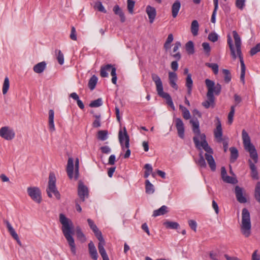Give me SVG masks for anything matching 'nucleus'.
<instances>
[{"label": "nucleus", "instance_id": "48", "mask_svg": "<svg viewBox=\"0 0 260 260\" xmlns=\"http://www.w3.org/2000/svg\"><path fill=\"white\" fill-rule=\"evenodd\" d=\"M55 52L58 53L57 56V59L58 63L61 65L63 64L64 63L63 54L61 52V51L59 50H56L55 51Z\"/></svg>", "mask_w": 260, "mask_h": 260}, {"label": "nucleus", "instance_id": "63", "mask_svg": "<svg viewBox=\"0 0 260 260\" xmlns=\"http://www.w3.org/2000/svg\"><path fill=\"white\" fill-rule=\"evenodd\" d=\"M257 250H255L252 254V260H260V255L257 254Z\"/></svg>", "mask_w": 260, "mask_h": 260}, {"label": "nucleus", "instance_id": "34", "mask_svg": "<svg viewBox=\"0 0 260 260\" xmlns=\"http://www.w3.org/2000/svg\"><path fill=\"white\" fill-rule=\"evenodd\" d=\"M97 82V77L95 75H93L89 79L88 84V87L91 90H92L95 88Z\"/></svg>", "mask_w": 260, "mask_h": 260}, {"label": "nucleus", "instance_id": "47", "mask_svg": "<svg viewBox=\"0 0 260 260\" xmlns=\"http://www.w3.org/2000/svg\"><path fill=\"white\" fill-rule=\"evenodd\" d=\"M206 65L209 68H210L212 69L213 73L216 75L218 73V66L217 63H206Z\"/></svg>", "mask_w": 260, "mask_h": 260}, {"label": "nucleus", "instance_id": "5", "mask_svg": "<svg viewBox=\"0 0 260 260\" xmlns=\"http://www.w3.org/2000/svg\"><path fill=\"white\" fill-rule=\"evenodd\" d=\"M205 83L207 88V100L202 103V105L206 108H209L210 106L214 107L215 105V97L214 94L218 95L221 92V86L209 79H206Z\"/></svg>", "mask_w": 260, "mask_h": 260}, {"label": "nucleus", "instance_id": "43", "mask_svg": "<svg viewBox=\"0 0 260 260\" xmlns=\"http://www.w3.org/2000/svg\"><path fill=\"white\" fill-rule=\"evenodd\" d=\"M254 196L256 200L260 203V182H257L256 183Z\"/></svg>", "mask_w": 260, "mask_h": 260}, {"label": "nucleus", "instance_id": "12", "mask_svg": "<svg viewBox=\"0 0 260 260\" xmlns=\"http://www.w3.org/2000/svg\"><path fill=\"white\" fill-rule=\"evenodd\" d=\"M118 138L119 142L123 149L124 148V147L125 148H128L129 147V138L125 127H124L123 134L122 133L121 130L119 131Z\"/></svg>", "mask_w": 260, "mask_h": 260}, {"label": "nucleus", "instance_id": "11", "mask_svg": "<svg viewBox=\"0 0 260 260\" xmlns=\"http://www.w3.org/2000/svg\"><path fill=\"white\" fill-rule=\"evenodd\" d=\"M15 136V133L13 129L9 126H5L0 128V137L6 140H12Z\"/></svg>", "mask_w": 260, "mask_h": 260}, {"label": "nucleus", "instance_id": "6", "mask_svg": "<svg viewBox=\"0 0 260 260\" xmlns=\"http://www.w3.org/2000/svg\"><path fill=\"white\" fill-rule=\"evenodd\" d=\"M151 78L155 84L158 95L165 99L166 100L167 104L171 107L173 110H175V108L170 95L163 91L162 83L160 77L157 74L152 73Z\"/></svg>", "mask_w": 260, "mask_h": 260}, {"label": "nucleus", "instance_id": "58", "mask_svg": "<svg viewBox=\"0 0 260 260\" xmlns=\"http://www.w3.org/2000/svg\"><path fill=\"white\" fill-rule=\"evenodd\" d=\"M228 140H229L228 138L224 137L223 138V140H222V141L224 152H226L228 150V145H229Z\"/></svg>", "mask_w": 260, "mask_h": 260}, {"label": "nucleus", "instance_id": "1", "mask_svg": "<svg viewBox=\"0 0 260 260\" xmlns=\"http://www.w3.org/2000/svg\"><path fill=\"white\" fill-rule=\"evenodd\" d=\"M190 123L192 127V131L195 134L193 138V141L196 147L200 149L202 147L207 153L205 154V159L212 171L216 170V163L212 154L213 153L212 149L209 146L206 140V136L204 134H201L200 127L199 122L197 119H191Z\"/></svg>", "mask_w": 260, "mask_h": 260}, {"label": "nucleus", "instance_id": "10", "mask_svg": "<svg viewBox=\"0 0 260 260\" xmlns=\"http://www.w3.org/2000/svg\"><path fill=\"white\" fill-rule=\"evenodd\" d=\"M28 194L35 202L40 204L42 201L41 192L37 187H29L27 188Z\"/></svg>", "mask_w": 260, "mask_h": 260}, {"label": "nucleus", "instance_id": "23", "mask_svg": "<svg viewBox=\"0 0 260 260\" xmlns=\"http://www.w3.org/2000/svg\"><path fill=\"white\" fill-rule=\"evenodd\" d=\"M181 7V4L179 1H176L172 6V14L173 18H176Z\"/></svg>", "mask_w": 260, "mask_h": 260}, {"label": "nucleus", "instance_id": "59", "mask_svg": "<svg viewBox=\"0 0 260 260\" xmlns=\"http://www.w3.org/2000/svg\"><path fill=\"white\" fill-rule=\"evenodd\" d=\"M202 46L205 52L207 53H209L210 52L211 48L208 43L204 42L202 44Z\"/></svg>", "mask_w": 260, "mask_h": 260}, {"label": "nucleus", "instance_id": "9", "mask_svg": "<svg viewBox=\"0 0 260 260\" xmlns=\"http://www.w3.org/2000/svg\"><path fill=\"white\" fill-rule=\"evenodd\" d=\"M79 160L77 158L75 161V175L73 176L74 171V160L72 158L70 157L68 160V164L67 166V172L68 177L70 179L74 178L75 180H77L79 178Z\"/></svg>", "mask_w": 260, "mask_h": 260}, {"label": "nucleus", "instance_id": "27", "mask_svg": "<svg viewBox=\"0 0 260 260\" xmlns=\"http://www.w3.org/2000/svg\"><path fill=\"white\" fill-rule=\"evenodd\" d=\"M112 67V65H111V64H108L105 66H102L101 67L100 70L101 76L103 78L107 77L108 76V71H110V69Z\"/></svg>", "mask_w": 260, "mask_h": 260}, {"label": "nucleus", "instance_id": "19", "mask_svg": "<svg viewBox=\"0 0 260 260\" xmlns=\"http://www.w3.org/2000/svg\"><path fill=\"white\" fill-rule=\"evenodd\" d=\"M235 192L237 200L239 203H245L247 202L246 198L243 194V188L239 186H236Z\"/></svg>", "mask_w": 260, "mask_h": 260}, {"label": "nucleus", "instance_id": "60", "mask_svg": "<svg viewBox=\"0 0 260 260\" xmlns=\"http://www.w3.org/2000/svg\"><path fill=\"white\" fill-rule=\"evenodd\" d=\"M210 257L213 260H219L218 254L213 251L210 253Z\"/></svg>", "mask_w": 260, "mask_h": 260}, {"label": "nucleus", "instance_id": "32", "mask_svg": "<svg viewBox=\"0 0 260 260\" xmlns=\"http://www.w3.org/2000/svg\"><path fill=\"white\" fill-rule=\"evenodd\" d=\"M199 28V23L197 20H194L191 24V32L193 36H197L198 34Z\"/></svg>", "mask_w": 260, "mask_h": 260}, {"label": "nucleus", "instance_id": "29", "mask_svg": "<svg viewBox=\"0 0 260 260\" xmlns=\"http://www.w3.org/2000/svg\"><path fill=\"white\" fill-rule=\"evenodd\" d=\"M54 111L52 109L49 111V127L51 132L55 130V126L54 124Z\"/></svg>", "mask_w": 260, "mask_h": 260}, {"label": "nucleus", "instance_id": "56", "mask_svg": "<svg viewBox=\"0 0 260 260\" xmlns=\"http://www.w3.org/2000/svg\"><path fill=\"white\" fill-rule=\"evenodd\" d=\"M182 116H183V117L186 120H188V119H190V118L191 117L190 114L189 110L187 108L184 109V111H182Z\"/></svg>", "mask_w": 260, "mask_h": 260}, {"label": "nucleus", "instance_id": "38", "mask_svg": "<svg viewBox=\"0 0 260 260\" xmlns=\"http://www.w3.org/2000/svg\"><path fill=\"white\" fill-rule=\"evenodd\" d=\"M197 164L200 167L202 168H206V163L205 161V159L204 158L203 155H202V152L199 154V159L196 161Z\"/></svg>", "mask_w": 260, "mask_h": 260}, {"label": "nucleus", "instance_id": "30", "mask_svg": "<svg viewBox=\"0 0 260 260\" xmlns=\"http://www.w3.org/2000/svg\"><path fill=\"white\" fill-rule=\"evenodd\" d=\"M163 225L168 229H177L179 226V224L177 222L167 220L164 222Z\"/></svg>", "mask_w": 260, "mask_h": 260}, {"label": "nucleus", "instance_id": "15", "mask_svg": "<svg viewBox=\"0 0 260 260\" xmlns=\"http://www.w3.org/2000/svg\"><path fill=\"white\" fill-rule=\"evenodd\" d=\"M4 223L6 224L7 228L8 229V232H9L11 236L17 241V243L20 246H22V243L20 241L18 235L15 232V230L12 227L11 223L7 220H4Z\"/></svg>", "mask_w": 260, "mask_h": 260}, {"label": "nucleus", "instance_id": "57", "mask_svg": "<svg viewBox=\"0 0 260 260\" xmlns=\"http://www.w3.org/2000/svg\"><path fill=\"white\" fill-rule=\"evenodd\" d=\"M188 224L190 228L193 230L194 232H196L197 230V222L193 220H188Z\"/></svg>", "mask_w": 260, "mask_h": 260}, {"label": "nucleus", "instance_id": "36", "mask_svg": "<svg viewBox=\"0 0 260 260\" xmlns=\"http://www.w3.org/2000/svg\"><path fill=\"white\" fill-rule=\"evenodd\" d=\"M145 189L148 194H152L154 192V186L148 180L145 181Z\"/></svg>", "mask_w": 260, "mask_h": 260}, {"label": "nucleus", "instance_id": "46", "mask_svg": "<svg viewBox=\"0 0 260 260\" xmlns=\"http://www.w3.org/2000/svg\"><path fill=\"white\" fill-rule=\"evenodd\" d=\"M103 104L102 100L101 98H99L96 100L92 101L90 104L89 106L90 107H99L101 106Z\"/></svg>", "mask_w": 260, "mask_h": 260}, {"label": "nucleus", "instance_id": "4", "mask_svg": "<svg viewBox=\"0 0 260 260\" xmlns=\"http://www.w3.org/2000/svg\"><path fill=\"white\" fill-rule=\"evenodd\" d=\"M59 221L62 224V233L70 247L71 252L74 255H76V245L73 237L74 234L73 222L63 214H59Z\"/></svg>", "mask_w": 260, "mask_h": 260}, {"label": "nucleus", "instance_id": "39", "mask_svg": "<svg viewBox=\"0 0 260 260\" xmlns=\"http://www.w3.org/2000/svg\"><path fill=\"white\" fill-rule=\"evenodd\" d=\"M108 131L106 130L99 131L98 133L97 138L101 141H105L107 139Z\"/></svg>", "mask_w": 260, "mask_h": 260}, {"label": "nucleus", "instance_id": "28", "mask_svg": "<svg viewBox=\"0 0 260 260\" xmlns=\"http://www.w3.org/2000/svg\"><path fill=\"white\" fill-rule=\"evenodd\" d=\"M230 151L231 152L230 161L234 162L238 157V150L236 147H232L230 148Z\"/></svg>", "mask_w": 260, "mask_h": 260}, {"label": "nucleus", "instance_id": "64", "mask_svg": "<svg viewBox=\"0 0 260 260\" xmlns=\"http://www.w3.org/2000/svg\"><path fill=\"white\" fill-rule=\"evenodd\" d=\"M171 69L176 71L178 70V64L177 60L173 61L172 62L171 64Z\"/></svg>", "mask_w": 260, "mask_h": 260}, {"label": "nucleus", "instance_id": "45", "mask_svg": "<svg viewBox=\"0 0 260 260\" xmlns=\"http://www.w3.org/2000/svg\"><path fill=\"white\" fill-rule=\"evenodd\" d=\"M111 70V75L112 76V82L114 84L116 85L117 83V75H116V69L115 67L112 66V67L110 69Z\"/></svg>", "mask_w": 260, "mask_h": 260}, {"label": "nucleus", "instance_id": "25", "mask_svg": "<svg viewBox=\"0 0 260 260\" xmlns=\"http://www.w3.org/2000/svg\"><path fill=\"white\" fill-rule=\"evenodd\" d=\"M113 11L115 14L119 16L121 22H125V17L124 14L118 5H115L113 9Z\"/></svg>", "mask_w": 260, "mask_h": 260}, {"label": "nucleus", "instance_id": "24", "mask_svg": "<svg viewBox=\"0 0 260 260\" xmlns=\"http://www.w3.org/2000/svg\"><path fill=\"white\" fill-rule=\"evenodd\" d=\"M168 212V207L165 205H163L158 209L154 210L153 212L152 216L155 217L158 216L165 215Z\"/></svg>", "mask_w": 260, "mask_h": 260}, {"label": "nucleus", "instance_id": "2", "mask_svg": "<svg viewBox=\"0 0 260 260\" xmlns=\"http://www.w3.org/2000/svg\"><path fill=\"white\" fill-rule=\"evenodd\" d=\"M233 37L235 41V47L236 49V53L235 47L233 44V41L230 35L228 36V44L229 45L230 51L232 57V58L234 60H235L237 56H238L240 62L241 64V75H240V80L243 82V84L245 83V71H246V67L244 62L242 53L241 51V39L237 32L236 30L233 31Z\"/></svg>", "mask_w": 260, "mask_h": 260}, {"label": "nucleus", "instance_id": "26", "mask_svg": "<svg viewBox=\"0 0 260 260\" xmlns=\"http://www.w3.org/2000/svg\"><path fill=\"white\" fill-rule=\"evenodd\" d=\"M46 67V63L45 62L42 61L36 64L33 68V70L35 73L40 74L44 71Z\"/></svg>", "mask_w": 260, "mask_h": 260}, {"label": "nucleus", "instance_id": "51", "mask_svg": "<svg viewBox=\"0 0 260 260\" xmlns=\"http://www.w3.org/2000/svg\"><path fill=\"white\" fill-rule=\"evenodd\" d=\"M222 180L224 182L231 184H235L237 182V180L235 179V178L228 175L225 176V177L222 179Z\"/></svg>", "mask_w": 260, "mask_h": 260}, {"label": "nucleus", "instance_id": "35", "mask_svg": "<svg viewBox=\"0 0 260 260\" xmlns=\"http://www.w3.org/2000/svg\"><path fill=\"white\" fill-rule=\"evenodd\" d=\"M213 3L214 9L212 14L211 21L212 23H215L216 21V15L218 8V0H213Z\"/></svg>", "mask_w": 260, "mask_h": 260}, {"label": "nucleus", "instance_id": "49", "mask_svg": "<svg viewBox=\"0 0 260 260\" xmlns=\"http://www.w3.org/2000/svg\"><path fill=\"white\" fill-rule=\"evenodd\" d=\"M135 2L133 0H127V10L129 13L133 14Z\"/></svg>", "mask_w": 260, "mask_h": 260}, {"label": "nucleus", "instance_id": "17", "mask_svg": "<svg viewBox=\"0 0 260 260\" xmlns=\"http://www.w3.org/2000/svg\"><path fill=\"white\" fill-rule=\"evenodd\" d=\"M217 123L216 125V129L214 131V135L215 138L217 139V141L218 143H221L223 140L222 138V129L221 127V122L218 117H217Z\"/></svg>", "mask_w": 260, "mask_h": 260}, {"label": "nucleus", "instance_id": "40", "mask_svg": "<svg viewBox=\"0 0 260 260\" xmlns=\"http://www.w3.org/2000/svg\"><path fill=\"white\" fill-rule=\"evenodd\" d=\"M76 235L78 239L82 243H83L86 241V237L80 228H77Z\"/></svg>", "mask_w": 260, "mask_h": 260}, {"label": "nucleus", "instance_id": "41", "mask_svg": "<svg viewBox=\"0 0 260 260\" xmlns=\"http://www.w3.org/2000/svg\"><path fill=\"white\" fill-rule=\"evenodd\" d=\"M186 51L190 54L194 52L193 43L191 41H188L185 45Z\"/></svg>", "mask_w": 260, "mask_h": 260}, {"label": "nucleus", "instance_id": "55", "mask_svg": "<svg viewBox=\"0 0 260 260\" xmlns=\"http://www.w3.org/2000/svg\"><path fill=\"white\" fill-rule=\"evenodd\" d=\"M95 7L96 8L98 11L100 12H103L104 13H106L107 12L105 8L103 6L102 3L100 2H99L97 3H96Z\"/></svg>", "mask_w": 260, "mask_h": 260}, {"label": "nucleus", "instance_id": "3", "mask_svg": "<svg viewBox=\"0 0 260 260\" xmlns=\"http://www.w3.org/2000/svg\"><path fill=\"white\" fill-rule=\"evenodd\" d=\"M242 138L245 150L248 152L250 157L253 159L254 163L250 159L248 160L249 167L251 170V176L253 179H258V174L256 167L254 163L258 161V155L254 146L251 143V140L248 134L245 129L242 132Z\"/></svg>", "mask_w": 260, "mask_h": 260}, {"label": "nucleus", "instance_id": "14", "mask_svg": "<svg viewBox=\"0 0 260 260\" xmlns=\"http://www.w3.org/2000/svg\"><path fill=\"white\" fill-rule=\"evenodd\" d=\"M87 222L90 229L94 233L95 236L99 240V242L105 241L101 232L99 230L96 225L95 224L94 221L91 219L89 218L87 219Z\"/></svg>", "mask_w": 260, "mask_h": 260}, {"label": "nucleus", "instance_id": "50", "mask_svg": "<svg viewBox=\"0 0 260 260\" xmlns=\"http://www.w3.org/2000/svg\"><path fill=\"white\" fill-rule=\"evenodd\" d=\"M235 5L237 8L242 10L245 6V0H236Z\"/></svg>", "mask_w": 260, "mask_h": 260}, {"label": "nucleus", "instance_id": "8", "mask_svg": "<svg viewBox=\"0 0 260 260\" xmlns=\"http://www.w3.org/2000/svg\"><path fill=\"white\" fill-rule=\"evenodd\" d=\"M56 177L54 173H50L49 176V181L48 188L46 189V191L48 196L49 198H52V193L54 194L56 198L58 200L60 199V195L56 187Z\"/></svg>", "mask_w": 260, "mask_h": 260}, {"label": "nucleus", "instance_id": "31", "mask_svg": "<svg viewBox=\"0 0 260 260\" xmlns=\"http://www.w3.org/2000/svg\"><path fill=\"white\" fill-rule=\"evenodd\" d=\"M192 84L193 82L191 79V75L190 74H187L186 79V86L187 88V93L189 95L191 93Z\"/></svg>", "mask_w": 260, "mask_h": 260}, {"label": "nucleus", "instance_id": "13", "mask_svg": "<svg viewBox=\"0 0 260 260\" xmlns=\"http://www.w3.org/2000/svg\"><path fill=\"white\" fill-rule=\"evenodd\" d=\"M78 195L82 202H84L89 195L88 187L81 180L78 182Z\"/></svg>", "mask_w": 260, "mask_h": 260}, {"label": "nucleus", "instance_id": "16", "mask_svg": "<svg viewBox=\"0 0 260 260\" xmlns=\"http://www.w3.org/2000/svg\"><path fill=\"white\" fill-rule=\"evenodd\" d=\"M175 126L177 130L178 136L183 139L184 138V125L183 121L180 118L175 119Z\"/></svg>", "mask_w": 260, "mask_h": 260}, {"label": "nucleus", "instance_id": "54", "mask_svg": "<svg viewBox=\"0 0 260 260\" xmlns=\"http://www.w3.org/2000/svg\"><path fill=\"white\" fill-rule=\"evenodd\" d=\"M70 38L71 40L73 41H76L77 39L76 31L74 26H72L71 27V31L70 35Z\"/></svg>", "mask_w": 260, "mask_h": 260}, {"label": "nucleus", "instance_id": "52", "mask_svg": "<svg viewBox=\"0 0 260 260\" xmlns=\"http://www.w3.org/2000/svg\"><path fill=\"white\" fill-rule=\"evenodd\" d=\"M258 52H260V43L251 49L250 51V55L253 56Z\"/></svg>", "mask_w": 260, "mask_h": 260}, {"label": "nucleus", "instance_id": "22", "mask_svg": "<svg viewBox=\"0 0 260 260\" xmlns=\"http://www.w3.org/2000/svg\"><path fill=\"white\" fill-rule=\"evenodd\" d=\"M105 241L99 242L98 244V249L103 260H109V257L104 248Z\"/></svg>", "mask_w": 260, "mask_h": 260}, {"label": "nucleus", "instance_id": "21", "mask_svg": "<svg viewBox=\"0 0 260 260\" xmlns=\"http://www.w3.org/2000/svg\"><path fill=\"white\" fill-rule=\"evenodd\" d=\"M89 252L93 260H97L98 254L96 249L92 241H90L88 244Z\"/></svg>", "mask_w": 260, "mask_h": 260}, {"label": "nucleus", "instance_id": "42", "mask_svg": "<svg viewBox=\"0 0 260 260\" xmlns=\"http://www.w3.org/2000/svg\"><path fill=\"white\" fill-rule=\"evenodd\" d=\"M10 86L9 79L8 77H6L3 85V93L5 94L7 93Z\"/></svg>", "mask_w": 260, "mask_h": 260}, {"label": "nucleus", "instance_id": "37", "mask_svg": "<svg viewBox=\"0 0 260 260\" xmlns=\"http://www.w3.org/2000/svg\"><path fill=\"white\" fill-rule=\"evenodd\" d=\"M222 74H223L224 80L225 83H229L232 78L231 74L229 70L227 69H222Z\"/></svg>", "mask_w": 260, "mask_h": 260}, {"label": "nucleus", "instance_id": "33", "mask_svg": "<svg viewBox=\"0 0 260 260\" xmlns=\"http://www.w3.org/2000/svg\"><path fill=\"white\" fill-rule=\"evenodd\" d=\"M70 97L77 101V105L81 109L84 108V105L83 102L79 99L78 95L76 92L71 93Z\"/></svg>", "mask_w": 260, "mask_h": 260}, {"label": "nucleus", "instance_id": "61", "mask_svg": "<svg viewBox=\"0 0 260 260\" xmlns=\"http://www.w3.org/2000/svg\"><path fill=\"white\" fill-rule=\"evenodd\" d=\"M212 207L214 209L216 214H218L219 212V207H218L217 203L214 200L212 201Z\"/></svg>", "mask_w": 260, "mask_h": 260}, {"label": "nucleus", "instance_id": "18", "mask_svg": "<svg viewBox=\"0 0 260 260\" xmlns=\"http://www.w3.org/2000/svg\"><path fill=\"white\" fill-rule=\"evenodd\" d=\"M146 12L148 15L149 22L152 23L156 15V11L155 8L148 5L146 7Z\"/></svg>", "mask_w": 260, "mask_h": 260}, {"label": "nucleus", "instance_id": "53", "mask_svg": "<svg viewBox=\"0 0 260 260\" xmlns=\"http://www.w3.org/2000/svg\"><path fill=\"white\" fill-rule=\"evenodd\" d=\"M208 39L212 42H215L218 40V36L215 32H211L209 34Z\"/></svg>", "mask_w": 260, "mask_h": 260}, {"label": "nucleus", "instance_id": "62", "mask_svg": "<svg viewBox=\"0 0 260 260\" xmlns=\"http://www.w3.org/2000/svg\"><path fill=\"white\" fill-rule=\"evenodd\" d=\"M101 150L103 153L108 154L111 151V149L107 146H103L101 148Z\"/></svg>", "mask_w": 260, "mask_h": 260}, {"label": "nucleus", "instance_id": "44", "mask_svg": "<svg viewBox=\"0 0 260 260\" xmlns=\"http://www.w3.org/2000/svg\"><path fill=\"white\" fill-rule=\"evenodd\" d=\"M235 106H232L231 107V110L228 114V122L229 124H232L233 121V117L235 111Z\"/></svg>", "mask_w": 260, "mask_h": 260}, {"label": "nucleus", "instance_id": "20", "mask_svg": "<svg viewBox=\"0 0 260 260\" xmlns=\"http://www.w3.org/2000/svg\"><path fill=\"white\" fill-rule=\"evenodd\" d=\"M169 83L171 86L175 89V90H177L178 88V85L176 84V81L177 80V75L176 73L175 72H169Z\"/></svg>", "mask_w": 260, "mask_h": 260}, {"label": "nucleus", "instance_id": "7", "mask_svg": "<svg viewBox=\"0 0 260 260\" xmlns=\"http://www.w3.org/2000/svg\"><path fill=\"white\" fill-rule=\"evenodd\" d=\"M240 231L245 238H248L251 234L250 215L249 212L246 208H243L242 211Z\"/></svg>", "mask_w": 260, "mask_h": 260}]
</instances>
